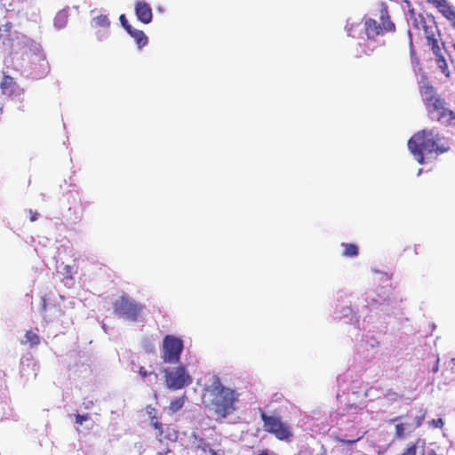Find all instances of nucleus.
<instances>
[{
  "mask_svg": "<svg viewBox=\"0 0 455 455\" xmlns=\"http://www.w3.org/2000/svg\"><path fill=\"white\" fill-rule=\"evenodd\" d=\"M253 455H277L275 451L267 449H257L253 451Z\"/></svg>",
  "mask_w": 455,
  "mask_h": 455,
  "instance_id": "obj_30",
  "label": "nucleus"
},
{
  "mask_svg": "<svg viewBox=\"0 0 455 455\" xmlns=\"http://www.w3.org/2000/svg\"><path fill=\"white\" fill-rule=\"evenodd\" d=\"M362 437H363V435H361L360 436H358L355 440H352V441H346V442H347V443H354V442H355V441L360 440Z\"/></svg>",
  "mask_w": 455,
  "mask_h": 455,
  "instance_id": "obj_42",
  "label": "nucleus"
},
{
  "mask_svg": "<svg viewBox=\"0 0 455 455\" xmlns=\"http://www.w3.org/2000/svg\"><path fill=\"white\" fill-rule=\"evenodd\" d=\"M196 455H223V451L220 450L215 451L212 449L210 444L201 442L196 449Z\"/></svg>",
  "mask_w": 455,
  "mask_h": 455,
  "instance_id": "obj_16",
  "label": "nucleus"
},
{
  "mask_svg": "<svg viewBox=\"0 0 455 455\" xmlns=\"http://www.w3.org/2000/svg\"><path fill=\"white\" fill-rule=\"evenodd\" d=\"M451 362L453 363V364L455 365V357L451 359Z\"/></svg>",
  "mask_w": 455,
  "mask_h": 455,
  "instance_id": "obj_46",
  "label": "nucleus"
},
{
  "mask_svg": "<svg viewBox=\"0 0 455 455\" xmlns=\"http://www.w3.org/2000/svg\"><path fill=\"white\" fill-rule=\"evenodd\" d=\"M341 246L344 248L342 255L344 257L354 258L358 255V247L354 243H341Z\"/></svg>",
  "mask_w": 455,
  "mask_h": 455,
  "instance_id": "obj_20",
  "label": "nucleus"
},
{
  "mask_svg": "<svg viewBox=\"0 0 455 455\" xmlns=\"http://www.w3.org/2000/svg\"><path fill=\"white\" fill-rule=\"evenodd\" d=\"M427 45L431 47L433 53L436 57V63L438 65V68L441 69L442 73L445 74V76H448V65L446 63L445 59L442 55L438 41L436 38L434 37V35L430 36L427 32Z\"/></svg>",
  "mask_w": 455,
  "mask_h": 455,
  "instance_id": "obj_10",
  "label": "nucleus"
},
{
  "mask_svg": "<svg viewBox=\"0 0 455 455\" xmlns=\"http://www.w3.org/2000/svg\"><path fill=\"white\" fill-rule=\"evenodd\" d=\"M425 442L418 440L414 444L410 445L401 455H417V449L424 447Z\"/></svg>",
  "mask_w": 455,
  "mask_h": 455,
  "instance_id": "obj_22",
  "label": "nucleus"
},
{
  "mask_svg": "<svg viewBox=\"0 0 455 455\" xmlns=\"http://www.w3.org/2000/svg\"><path fill=\"white\" fill-rule=\"evenodd\" d=\"M408 148L419 164L431 161L449 149L443 138L434 129L415 133L408 141Z\"/></svg>",
  "mask_w": 455,
  "mask_h": 455,
  "instance_id": "obj_2",
  "label": "nucleus"
},
{
  "mask_svg": "<svg viewBox=\"0 0 455 455\" xmlns=\"http://www.w3.org/2000/svg\"><path fill=\"white\" fill-rule=\"evenodd\" d=\"M165 386L172 390L181 389L193 382L188 369L184 365H179L172 369H166Z\"/></svg>",
  "mask_w": 455,
  "mask_h": 455,
  "instance_id": "obj_5",
  "label": "nucleus"
},
{
  "mask_svg": "<svg viewBox=\"0 0 455 455\" xmlns=\"http://www.w3.org/2000/svg\"><path fill=\"white\" fill-rule=\"evenodd\" d=\"M427 455H437L434 451H430Z\"/></svg>",
  "mask_w": 455,
  "mask_h": 455,
  "instance_id": "obj_43",
  "label": "nucleus"
},
{
  "mask_svg": "<svg viewBox=\"0 0 455 455\" xmlns=\"http://www.w3.org/2000/svg\"><path fill=\"white\" fill-rule=\"evenodd\" d=\"M370 320H363V328L365 333L363 334L361 346L364 347L367 351H375L379 345V341L375 335L371 334V330L368 326Z\"/></svg>",
  "mask_w": 455,
  "mask_h": 455,
  "instance_id": "obj_12",
  "label": "nucleus"
},
{
  "mask_svg": "<svg viewBox=\"0 0 455 455\" xmlns=\"http://www.w3.org/2000/svg\"><path fill=\"white\" fill-rule=\"evenodd\" d=\"M428 2L433 3L435 6H439L442 3H444L445 0H427Z\"/></svg>",
  "mask_w": 455,
  "mask_h": 455,
  "instance_id": "obj_37",
  "label": "nucleus"
},
{
  "mask_svg": "<svg viewBox=\"0 0 455 455\" xmlns=\"http://www.w3.org/2000/svg\"><path fill=\"white\" fill-rule=\"evenodd\" d=\"M261 417L265 430L274 434L279 440H286L291 436V427L283 423L280 418L267 416L266 414H262Z\"/></svg>",
  "mask_w": 455,
  "mask_h": 455,
  "instance_id": "obj_8",
  "label": "nucleus"
},
{
  "mask_svg": "<svg viewBox=\"0 0 455 455\" xmlns=\"http://www.w3.org/2000/svg\"><path fill=\"white\" fill-rule=\"evenodd\" d=\"M363 28L368 39H374L382 32V28L377 24V21L372 19H368L364 21Z\"/></svg>",
  "mask_w": 455,
  "mask_h": 455,
  "instance_id": "obj_14",
  "label": "nucleus"
},
{
  "mask_svg": "<svg viewBox=\"0 0 455 455\" xmlns=\"http://www.w3.org/2000/svg\"><path fill=\"white\" fill-rule=\"evenodd\" d=\"M91 418L89 414H76V424L78 426H83L84 423H88L90 421Z\"/></svg>",
  "mask_w": 455,
  "mask_h": 455,
  "instance_id": "obj_27",
  "label": "nucleus"
},
{
  "mask_svg": "<svg viewBox=\"0 0 455 455\" xmlns=\"http://www.w3.org/2000/svg\"><path fill=\"white\" fill-rule=\"evenodd\" d=\"M239 395L235 390L223 386L219 377L212 376L206 386L204 403L217 417L226 418L236 410Z\"/></svg>",
  "mask_w": 455,
  "mask_h": 455,
  "instance_id": "obj_1",
  "label": "nucleus"
},
{
  "mask_svg": "<svg viewBox=\"0 0 455 455\" xmlns=\"http://www.w3.org/2000/svg\"><path fill=\"white\" fill-rule=\"evenodd\" d=\"M390 421L395 423V438L397 439H403L406 434H410L414 430L409 415L396 417Z\"/></svg>",
  "mask_w": 455,
  "mask_h": 455,
  "instance_id": "obj_9",
  "label": "nucleus"
},
{
  "mask_svg": "<svg viewBox=\"0 0 455 455\" xmlns=\"http://www.w3.org/2000/svg\"><path fill=\"white\" fill-rule=\"evenodd\" d=\"M40 341L39 336L33 331H27L22 342L29 343L31 346L37 345Z\"/></svg>",
  "mask_w": 455,
  "mask_h": 455,
  "instance_id": "obj_23",
  "label": "nucleus"
},
{
  "mask_svg": "<svg viewBox=\"0 0 455 455\" xmlns=\"http://www.w3.org/2000/svg\"><path fill=\"white\" fill-rule=\"evenodd\" d=\"M157 455H172V451H169V450H168V451H164V452H161V451H159V452L157 453Z\"/></svg>",
  "mask_w": 455,
  "mask_h": 455,
  "instance_id": "obj_39",
  "label": "nucleus"
},
{
  "mask_svg": "<svg viewBox=\"0 0 455 455\" xmlns=\"http://www.w3.org/2000/svg\"><path fill=\"white\" fill-rule=\"evenodd\" d=\"M10 36V24L6 23L5 25L0 28V41L4 44V41L6 36Z\"/></svg>",
  "mask_w": 455,
  "mask_h": 455,
  "instance_id": "obj_26",
  "label": "nucleus"
},
{
  "mask_svg": "<svg viewBox=\"0 0 455 455\" xmlns=\"http://www.w3.org/2000/svg\"><path fill=\"white\" fill-rule=\"evenodd\" d=\"M420 94L425 102L429 117L443 124L455 123V114L446 107V103L435 96V89L423 76L419 81Z\"/></svg>",
  "mask_w": 455,
  "mask_h": 455,
  "instance_id": "obj_3",
  "label": "nucleus"
},
{
  "mask_svg": "<svg viewBox=\"0 0 455 455\" xmlns=\"http://www.w3.org/2000/svg\"><path fill=\"white\" fill-rule=\"evenodd\" d=\"M96 37L99 41H104L108 37V31L106 28L105 30H100L96 33Z\"/></svg>",
  "mask_w": 455,
  "mask_h": 455,
  "instance_id": "obj_31",
  "label": "nucleus"
},
{
  "mask_svg": "<svg viewBox=\"0 0 455 455\" xmlns=\"http://www.w3.org/2000/svg\"><path fill=\"white\" fill-rule=\"evenodd\" d=\"M430 425L434 427H442L443 426V421L442 419H433L430 422Z\"/></svg>",
  "mask_w": 455,
  "mask_h": 455,
  "instance_id": "obj_34",
  "label": "nucleus"
},
{
  "mask_svg": "<svg viewBox=\"0 0 455 455\" xmlns=\"http://www.w3.org/2000/svg\"><path fill=\"white\" fill-rule=\"evenodd\" d=\"M115 312L121 317L135 321L143 311V306L129 297L123 296L114 305Z\"/></svg>",
  "mask_w": 455,
  "mask_h": 455,
  "instance_id": "obj_7",
  "label": "nucleus"
},
{
  "mask_svg": "<svg viewBox=\"0 0 455 455\" xmlns=\"http://www.w3.org/2000/svg\"><path fill=\"white\" fill-rule=\"evenodd\" d=\"M421 172H422V169H419L418 175H420Z\"/></svg>",
  "mask_w": 455,
  "mask_h": 455,
  "instance_id": "obj_48",
  "label": "nucleus"
},
{
  "mask_svg": "<svg viewBox=\"0 0 455 455\" xmlns=\"http://www.w3.org/2000/svg\"><path fill=\"white\" fill-rule=\"evenodd\" d=\"M151 422H152V424L154 425V427H155L156 428H158V425H159V423H158L157 419H156V417H155V416H153V417L151 418Z\"/></svg>",
  "mask_w": 455,
  "mask_h": 455,
  "instance_id": "obj_38",
  "label": "nucleus"
},
{
  "mask_svg": "<svg viewBox=\"0 0 455 455\" xmlns=\"http://www.w3.org/2000/svg\"><path fill=\"white\" fill-rule=\"evenodd\" d=\"M92 427V423L87 424L86 428L91 429Z\"/></svg>",
  "mask_w": 455,
  "mask_h": 455,
  "instance_id": "obj_44",
  "label": "nucleus"
},
{
  "mask_svg": "<svg viewBox=\"0 0 455 455\" xmlns=\"http://www.w3.org/2000/svg\"><path fill=\"white\" fill-rule=\"evenodd\" d=\"M424 419L425 412L421 411L419 415L415 416L414 419L411 420L413 428L416 429L419 427L422 424Z\"/></svg>",
  "mask_w": 455,
  "mask_h": 455,
  "instance_id": "obj_25",
  "label": "nucleus"
},
{
  "mask_svg": "<svg viewBox=\"0 0 455 455\" xmlns=\"http://www.w3.org/2000/svg\"><path fill=\"white\" fill-rule=\"evenodd\" d=\"M148 370H146L144 367L140 366L139 367V370H138V372L139 374L140 375V377L142 379H144L146 380V379L148 377Z\"/></svg>",
  "mask_w": 455,
  "mask_h": 455,
  "instance_id": "obj_33",
  "label": "nucleus"
},
{
  "mask_svg": "<svg viewBox=\"0 0 455 455\" xmlns=\"http://www.w3.org/2000/svg\"><path fill=\"white\" fill-rule=\"evenodd\" d=\"M4 47L10 54L28 56L29 54L38 55L41 53V45L27 36L12 30L10 25V36L4 41Z\"/></svg>",
  "mask_w": 455,
  "mask_h": 455,
  "instance_id": "obj_4",
  "label": "nucleus"
},
{
  "mask_svg": "<svg viewBox=\"0 0 455 455\" xmlns=\"http://www.w3.org/2000/svg\"><path fill=\"white\" fill-rule=\"evenodd\" d=\"M0 89L4 95L17 98L22 94V90L16 84L14 79L9 76H4L0 82Z\"/></svg>",
  "mask_w": 455,
  "mask_h": 455,
  "instance_id": "obj_11",
  "label": "nucleus"
},
{
  "mask_svg": "<svg viewBox=\"0 0 455 455\" xmlns=\"http://www.w3.org/2000/svg\"><path fill=\"white\" fill-rule=\"evenodd\" d=\"M183 340L173 335H166L163 339V355L164 363L175 364L180 362L183 351Z\"/></svg>",
  "mask_w": 455,
  "mask_h": 455,
  "instance_id": "obj_6",
  "label": "nucleus"
},
{
  "mask_svg": "<svg viewBox=\"0 0 455 455\" xmlns=\"http://www.w3.org/2000/svg\"><path fill=\"white\" fill-rule=\"evenodd\" d=\"M29 213H30V220L31 221H36L37 220L38 213L37 212H33L31 210L29 211Z\"/></svg>",
  "mask_w": 455,
  "mask_h": 455,
  "instance_id": "obj_35",
  "label": "nucleus"
},
{
  "mask_svg": "<svg viewBox=\"0 0 455 455\" xmlns=\"http://www.w3.org/2000/svg\"><path fill=\"white\" fill-rule=\"evenodd\" d=\"M135 14L140 21L148 24L152 21L153 13L150 5L145 1H138L135 4Z\"/></svg>",
  "mask_w": 455,
  "mask_h": 455,
  "instance_id": "obj_13",
  "label": "nucleus"
},
{
  "mask_svg": "<svg viewBox=\"0 0 455 455\" xmlns=\"http://www.w3.org/2000/svg\"><path fill=\"white\" fill-rule=\"evenodd\" d=\"M68 14L66 10L60 11L54 18V27L58 29L63 28L68 23Z\"/></svg>",
  "mask_w": 455,
  "mask_h": 455,
  "instance_id": "obj_18",
  "label": "nucleus"
},
{
  "mask_svg": "<svg viewBox=\"0 0 455 455\" xmlns=\"http://www.w3.org/2000/svg\"><path fill=\"white\" fill-rule=\"evenodd\" d=\"M183 405H184L183 398H177L171 402L169 409L172 412H176L180 409H181Z\"/></svg>",
  "mask_w": 455,
  "mask_h": 455,
  "instance_id": "obj_24",
  "label": "nucleus"
},
{
  "mask_svg": "<svg viewBox=\"0 0 455 455\" xmlns=\"http://www.w3.org/2000/svg\"><path fill=\"white\" fill-rule=\"evenodd\" d=\"M438 362H439V359H437L436 364L433 367L434 372H437L439 370Z\"/></svg>",
  "mask_w": 455,
  "mask_h": 455,
  "instance_id": "obj_40",
  "label": "nucleus"
},
{
  "mask_svg": "<svg viewBox=\"0 0 455 455\" xmlns=\"http://www.w3.org/2000/svg\"><path fill=\"white\" fill-rule=\"evenodd\" d=\"M91 25L93 28L101 27L104 28H108L110 25V21H109L108 16L101 14V15H99V16L93 18L91 21Z\"/></svg>",
  "mask_w": 455,
  "mask_h": 455,
  "instance_id": "obj_21",
  "label": "nucleus"
},
{
  "mask_svg": "<svg viewBox=\"0 0 455 455\" xmlns=\"http://www.w3.org/2000/svg\"><path fill=\"white\" fill-rule=\"evenodd\" d=\"M127 33L135 40L138 48L141 49L148 44V37L142 30L135 29L132 27Z\"/></svg>",
  "mask_w": 455,
  "mask_h": 455,
  "instance_id": "obj_15",
  "label": "nucleus"
},
{
  "mask_svg": "<svg viewBox=\"0 0 455 455\" xmlns=\"http://www.w3.org/2000/svg\"><path fill=\"white\" fill-rule=\"evenodd\" d=\"M386 397L387 400L389 401H393V402H395V401H398L402 398V395H400L398 393L396 392H394V391H388L387 394H386Z\"/></svg>",
  "mask_w": 455,
  "mask_h": 455,
  "instance_id": "obj_29",
  "label": "nucleus"
},
{
  "mask_svg": "<svg viewBox=\"0 0 455 455\" xmlns=\"http://www.w3.org/2000/svg\"><path fill=\"white\" fill-rule=\"evenodd\" d=\"M451 25L455 28V20L451 23Z\"/></svg>",
  "mask_w": 455,
  "mask_h": 455,
  "instance_id": "obj_47",
  "label": "nucleus"
},
{
  "mask_svg": "<svg viewBox=\"0 0 455 455\" xmlns=\"http://www.w3.org/2000/svg\"><path fill=\"white\" fill-rule=\"evenodd\" d=\"M437 8L439 9L440 12H442V14L451 23L455 20V11L446 0L444 3H442L439 6H437Z\"/></svg>",
  "mask_w": 455,
  "mask_h": 455,
  "instance_id": "obj_17",
  "label": "nucleus"
},
{
  "mask_svg": "<svg viewBox=\"0 0 455 455\" xmlns=\"http://www.w3.org/2000/svg\"><path fill=\"white\" fill-rule=\"evenodd\" d=\"M380 20L382 23V31H393L395 29V24L389 20L386 8H382L380 11Z\"/></svg>",
  "mask_w": 455,
  "mask_h": 455,
  "instance_id": "obj_19",
  "label": "nucleus"
},
{
  "mask_svg": "<svg viewBox=\"0 0 455 455\" xmlns=\"http://www.w3.org/2000/svg\"><path fill=\"white\" fill-rule=\"evenodd\" d=\"M148 385L155 384L158 381V375L154 371H148V377L146 379Z\"/></svg>",
  "mask_w": 455,
  "mask_h": 455,
  "instance_id": "obj_28",
  "label": "nucleus"
},
{
  "mask_svg": "<svg viewBox=\"0 0 455 455\" xmlns=\"http://www.w3.org/2000/svg\"><path fill=\"white\" fill-rule=\"evenodd\" d=\"M26 362H28V366H29L30 363L33 364V366L36 365L35 363L32 360L28 359V358L26 359Z\"/></svg>",
  "mask_w": 455,
  "mask_h": 455,
  "instance_id": "obj_41",
  "label": "nucleus"
},
{
  "mask_svg": "<svg viewBox=\"0 0 455 455\" xmlns=\"http://www.w3.org/2000/svg\"><path fill=\"white\" fill-rule=\"evenodd\" d=\"M119 20H120V23L121 25L123 26V28L128 31V30H131V28L132 26L128 23L127 20H126V17L124 14H122L120 17H119Z\"/></svg>",
  "mask_w": 455,
  "mask_h": 455,
  "instance_id": "obj_32",
  "label": "nucleus"
},
{
  "mask_svg": "<svg viewBox=\"0 0 455 455\" xmlns=\"http://www.w3.org/2000/svg\"><path fill=\"white\" fill-rule=\"evenodd\" d=\"M147 413L152 418L153 416H155L154 415L155 409L153 407H151V406H148L147 407Z\"/></svg>",
  "mask_w": 455,
  "mask_h": 455,
  "instance_id": "obj_36",
  "label": "nucleus"
},
{
  "mask_svg": "<svg viewBox=\"0 0 455 455\" xmlns=\"http://www.w3.org/2000/svg\"><path fill=\"white\" fill-rule=\"evenodd\" d=\"M348 35L351 36H355V35L353 34L351 29H348Z\"/></svg>",
  "mask_w": 455,
  "mask_h": 455,
  "instance_id": "obj_45",
  "label": "nucleus"
}]
</instances>
